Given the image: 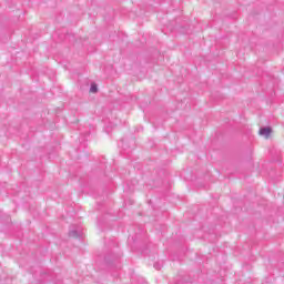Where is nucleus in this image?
<instances>
[{
	"label": "nucleus",
	"instance_id": "f257e3e1",
	"mask_svg": "<svg viewBox=\"0 0 284 284\" xmlns=\"http://www.w3.org/2000/svg\"><path fill=\"white\" fill-rule=\"evenodd\" d=\"M258 134L261 136H264V139H270V135L272 134V128L270 126L261 128L258 131Z\"/></svg>",
	"mask_w": 284,
	"mask_h": 284
},
{
	"label": "nucleus",
	"instance_id": "7ed1b4c3",
	"mask_svg": "<svg viewBox=\"0 0 284 284\" xmlns=\"http://www.w3.org/2000/svg\"><path fill=\"white\" fill-rule=\"evenodd\" d=\"M69 234H70V236H77V232H74V231H71Z\"/></svg>",
	"mask_w": 284,
	"mask_h": 284
},
{
	"label": "nucleus",
	"instance_id": "f03ea898",
	"mask_svg": "<svg viewBox=\"0 0 284 284\" xmlns=\"http://www.w3.org/2000/svg\"><path fill=\"white\" fill-rule=\"evenodd\" d=\"M98 88H97V84H91V88H90V92H92L93 94H95V92H98Z\"/></svg>",
	"mask_w": 284,
	"mask_h": 284
}]
</instances>
